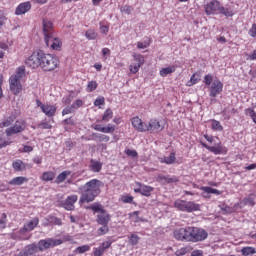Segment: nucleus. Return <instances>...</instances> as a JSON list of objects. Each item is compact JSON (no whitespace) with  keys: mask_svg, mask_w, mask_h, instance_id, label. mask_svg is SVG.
<instances>
[{"mask_svg":"<svg viewBox=\"0 0 256 256\" xmlns=\"http://www.w3.org/2000/svg\"><path fill=\"white\" fill-rule=\"evenodd\" d=\"M63 240L47 238L42 239L38 243H32L26 245L18 254V256H35L36 253H43V251H47V249H52V247H57L58 245H62Z\"/></svg>","mask_w":256,"mask_h":256,"instance_id":"obj_1","label":"nucleus"},{"mask_svg":"<svg viewBox=\"0 0 256 256\" xmlns=\"http://www.w3.org/2000/svg\"><path fill=\"white\" fill-rule=\"evenodd\" d=\"M101 187H103V183L100 180L92 179L79 188V192L81 193V197L79 203H91L95 201V197L101 193Z\"/></svg>","mask_w":256,"mask_h":256,"instance_id":"obj_2","label":"nucleus"},{"mask_svg":"<svg viewBox=\"0 0 256 256\" xmlns=\"http://www.w3.org/2000/svg\"><path fill=\"white\" fill-rule=\"evenodd\" d=\"M204 83L208 86L210 97H217V95H221L223 93V83L221 80L215 78L213 79V75L207 74L204 77Z\"/></svg>","mask_w":256,"mask_h":256,"instance_id":"obj_3","label":"nucleus"},{"mask_svg":"<svg viewBox=\"0 0 256 256\" xmlns=\"http://www.w3.org/2000/svg\"><path fill=\"white\" fill-rule=\"evenodd\" d=\"M25 77V66H20L16 74L12 75L9 79L10 83V91L14 93V95H17L21 93L23 86L21 85V78Z\"/></svg>","mask_w":256,"mask_h":256,"instance_id":"obj_4","label":"nucleus"},{"mask_svg":"<svg viewBox=\"0 0 256 256\" xmlns=\"http://www.w3.org/2000/svg\"><path fill=\"white\" fill-rule=\"evenodd\" d=\"M174 207L178 209V211H182L184 213H193L195 211H200L201 209V205L198 203L181 199H178L174 202Z\"/></svg>","mask_w":256,"mask_h":256,"instance_id":"obj_5","label":"nucleus"},{"mask_svg":"<svg viewBox=\"0 0 256 256\" xmlns=\"http://www.w3.org/2000/svg\"><path fill=\"white\" fill-rule=\"evenodd\" d=\"M58 66L59 59L56 56L52 54H44L43 52L42 60L40 63V67L43 69V71H55Z\"/></svg>","mask_w":256,"mask_h":256,"instance_id":"obj_6","label":"nucleus"},{"mask_svg":"<svg viewBox=\"0 0 256 256\" xmlns=\"http://www.w3.org/2000/svg\"><path fill=\"white\" fill-rule=\"evenodd\" d=\"M43 57V51H35L31 54L29 58L26 59L25 63L28 67L32 69H37V67H41V60Z\"/></svg>","mask_w":256,"mask_h":256,"instance_id":"obj_7","label":"nucleus"},{"mask_svg":"<svg viewBox=\"0 0 256 256\" xmlns=\"http://www.w3.org/2000/svg\"><path fill=\"white\" fill-rule=\"evenodd\" d=\"M25 127H26L25 121L23 120L16 121L13 126L5 130V133L7 137H11V135H17V133H21L22 131H25Z\"/></svg>","mask_w":256,"mask_h":256,"instance_id":"obj_8","label":"nucleus"},{"mask_svg":"<svg viewBox=\"0 0 256 256\" xmlns=\"http://www.w3.org/2000/svg\"><path fill=\"white\" fill-rule=\"evenodd\" d=\"M205 149L213 153L214 155H227V147L221 145V143L216 144V146H209L206 143H201Z\"/></svg>","mask_w":256,"mask_h":256,"instance_id":"obj_9","label":"nucleus"},{"mask_svg":"<svg viewBox=\"0 0 256 256\" xmlns=\"http://www.w3.org/2000/svg\"><path fill=\"white\" fill-rule=\"evenodd\" d=\"M45 43L47 47H51L54 51H61L62 43L61 39L55 35L45 38Z\"/></svg>","mask_w":256,"mask_h":256,"instance_id":"obj_10","label":"nucleus"},{"mask_svg":"<svg viewBox=\"0 0 256 256\" xmlns=\"http://www.w3.org/2000/svg\"><path fill=\"white\" fill-rule=\"evenodd\" d=\"M221 9V3L217 0H213L205 5V13L206 15H215L219 13Z\"/></svg>","mask_w":256,"mask_h":256,"instance_id":"obj_11","label":"nucleus"},{"mask_svg":"<svg viewBox=\"0 0 256 256\" xmlns=\"http://www.w3.org/2000/svg\"><path fill=\"white\" fill-rule=\"evenodd\" d=\"M131 123L132 127H134V129L139 133H145L146 131H149V128H147V123L143 122V120H141V118L138 116L132 118Z\"/></svg>","mask_w":256,"mask_h":256,"instance_id":"obj_12","label":"nucleus"},{"mask_svg":"<svg viewBox=\"0 0 256 256\" xmlns=\"http://www.w3.org/2000/svg\"><path fill=\"white\" fill-rule=\"evenodd\" d=\"M37 225H39V218L36 217L24 224L23 228L19 230L20 235L33 231Z\"/></svg>","mask_w":256,"mask_h":256,"instance_id":"obj_13","label":"nucleus"},{"mask_svg":"<svg viewBox=\"0 0 256 256\" xmlns=\"http://www.w3.org/2000/svg\"><path fill=\"white\" fill-rule=\"evenodd\" d=\"M138 188L134 189L135 193H140L144 197H150L151 193H153V187L141 184L140 182H136Z\"/></svg>","mask_w":256,"mask_h":256,"instance_id":"obj_14","label":"nucleus"},{"mask_svg":"<svg viewBox=\"0 0 256 256\" xmlns=\"http://www.w3.org/2000/svg\"><path fill=\"white\" fill-rule=\"evenodd\" d=\"M43 27V33H44V39H47V37H52L55 35V32H53V23L47 19H44L42 22Z\"/></svg>","mask_w":256,"mask_h":256,"instance_id":"obj_15","label":"nucleus"},{"mask_svg":"<svg viewBox=\"0 0 256 256\" xmlns=\"http://www.w3.org/2000/svg\"><path fill=\"white\" fill-rule=\"evenodd\" d=\"M77 199V195L68 196L63 203L64 209H66V211H73V209H75V203H77Z\"/></svg>","mask_w":256,"mask_h":256,"instance_id":"obj_16","label":"nucleus"},{"mask_svg":"<svg viewBox=\"0 0 256 256\" xmlns=\"http://www.w3.org/2000/svg\"><path fill=\"white\" fill-rule=\"evenodd\" d=\"M29 11H31V2H23L16 7L15 15H25Z\"/></svg>","mask_w":256,"mask_h":256,"instance_id":"obj_17","label":"nucleus"},{"mask_svg":"<svg viewBox=\"0 0 256 256\" xmlns=\"http://www.w3.org/2000/svg\"><path fill=\"white\" fill-rule=\"evenodd\" d=\"M207 237H209V234L207 233V231H205L203 228L195 227L194 243H197L199 241H205Z\"/></svg>","mask_w":256,"mask_h":256,"instance_id":"obj_18","label":"nucleus"},{"mask_svg":"<svg viewBox=\"0 0 256 256\" xmlns=\"http://www.w3.org/2000/svg\"><path fill=\"white\" fill-rule=\"evenodd\" d=\"M109 221H111V215L105 210H101L100 214L97 216V223L99 225H109Z\"/></svg>","mask_w":256,"mask_h":256,"instance_id":"obj_19","label":"nucleus"},{"mask_svg":"<svg viewBox=\"0 0 256 256\" xmlns=\"http://www.w3.org/2000/svg\"><path fill=\"white\" fill-rule=\"evenodd\" d=\"M148 131H163L165 126L161 125V123L155 119H152L147 124Z\"/></svg>","mask_w":256,"mask_h":256,"instance_id":"obj_20","label":"nucleus"},{"mask_svg":"<svg viewBox=\"0 0 256 256\" xmlns=\"http://www.w3.org/2000/svg\"><path fill=\"white\" fill-rule=\"evenodd\" d=\"M174 237L178 241H187V227L179 228L174 231Z\"/></svg>","mask_w":256,"mask_h":256,"instance_id":"obj_21","label":"nucleus"},{"mask_svg":"<svg viewBox=\"0 0 256 256\" xmlns=\"http://www.w3.org/2000/svg\"><path fill=\"white\" fill-rule=\"evenodd\" d=\"M57 111V108L54 105L44 104L42 107V113L45 114L47 117H53Z\"/></svg>","mask_w":256,"mask_h":256,"instance_id":"obj_22","label":"nucleus"},{"mask_svg":"<svg viewBox=\"0 0 256 256\" xmlns=\"http://www.w3.org/2000/svg\"><path fill=\"white\" fill-rule=\"evenodd\" d=\"M28 181H29V178L18 176L10 180L9 185H24V183H27Z\"/></svg>","mask_w":256,"mask_h":256,"instance_id":"obj_23","label":"nucleus"},{"mask_svg":"<svg viewBox=\"0 0 256 256\" xmlns=\"http://www.w3.org/2000/svg\"><path fill=\"white\" fill-rule=\"evenodd\" d=\"M12 167L15 171H25V169H27V164L22 160H16L12 163Z\"/></svg>","mask_w":256,"mask_h":256,"instance_id":"obj_24","label":"nucleus"},{"mask_svg":"<svg viewBox=\"0 0 256 256\" xmlns=\"http://www.w3.org/2000/svg\"><path fill=\"white\" fill-rule=\"evenodd\" d=\"M90 169L94 172V173H99V171H101V169H103V163L97 161V160H91L90 162Z\"/></svg>","mask_w":256,"mask_h":256,"instance_id":"obj_25","label":"nucleus"},{"mask_svg":"<svg viewBox=\"0 0 256 256\" xmlns=\"http://www.w3.org/2000/svg\"><path fill=\"white\" fill-rule=\"evenodd\" d=\"M176 69L177 68L175 66H169V67H166V68H162L160 70V76L161 77H167V75H171V73H175Z\"/></svg>","mask_w":256,"mask_h":256,"instance_id":"obj_26","label":"nucleus"},{"mask_svg":"<svg viewBox=\"0 0 256 256\" xmlns=\"http://www.w3.org/2000/svg\"><path fill=\"white\" fill-rule=\"evenodd\" d=\"M85 37L86 39H88V41H95V39L99 37V34L97 33V31L89 29L85 32Z\"/></svg>","mask_w":256,"mask_h":256,"instance_id":"obj_27","label":"nucleus"},{"mask_svg":"<svg viewBox=\"0 0 256 256\" xmlns=\"http://www.w3.org/2000/svg\"><path fill=\"white\" fill-rule=\"evenodd\" d=\"M69 175H71V171L69 170H65L62 173H60L56 180L55 183H57L59 185V183H63V181H65V179H67V177H69Z\"/></svg>","mask_w":256,"mask_h":256,"instance_id":"obj_28","label":"nucleus"},{"mask_svg":"<svg viewBox=\"0 0 256 256\" xmlns=\"http://www.w3.org/2000/svg\"><path fill=\"white\" fill-rule=\"evenodd\" d=\"M111 119H113V110H111V108H108L105 110V112L102 116V121L104 123H109V121H111Z\"/></svg>","mask_w":256,"mask_h":256,"instance_id":"obj_29","label":"nucleus"},{"mask_svg":"<svg viewBox=\"0 0 256 256\" xmlns=\"http://www.w3.org/2000/svg\"><path fill=\"white\" fill-rule=\"evenodd\" d=\"M218 13H220L221 15H224L225 17H233V15H235V12H233V9L225 8L223 6H220V11Z\"/></svg>","mask_w":256,"mask_h":256,"instance_id":"obj_30","label":"nucleus"},{"mask_svg":"<svg viewBox=\"0 0 256 256\" xmlns=\"http://www.w3.org/2000/svg\"><path fill=\"white\" fill-rule=\"evenodd\" d=\"M241 253L244 256L255 255L256 249L255 247L246 246L241 249Z\"/></svg>","mask_w":256,"mask_h":256,"instance_id":"obj_31","label":"nucleus"},{"mask_svg":"<svg viewBox=\"0 0 256 256\" xmlns=\"http://www.w3.org/2000/svg\"><path fill=\"white\" fill-rule=\"evenodd\" d=\"M175 153L172 152L169 156L161 159V163H165L166 165H173L175 163Z\"/></svg>","mask_w":256,"mask_h":256,"instance_id":"obj_32","label":"nucleus"},{"mask_svg":"<svg viewBox=\"0 0 256 256\" xmlns=\"http://www.w3.org/2000/svg\"><path fill=\"white\" fill-rule=\"evenodd\" d=\"M187 241L194 243L195 241V227H187Z\"/></svg>","mask_w":256,"mask_h":256,"instance_id":"obj_33","label":"nucleus"},{"mask_svg":"<svg viewBox=\"0 0 256 256\" xmlns=\"http://www.w3.org/2000/svg\"><path fill=\"white\" fill-rule=\"evenodd\" d=\"M202 191H204V193H208V194H212V195H221V191L215 189V188H211L209 186H203L201 188Z\"/></svg>","mask_w":256,"mask_h":256,"instance_id":"obj_34","label":"nucleus"},{"mask_svg":"<svg viewBox=\"0 0 256 256\" xmlns=\"http://www.w3.org/2000/svg\"><path fill=\"white\" fill-rule=\"evenodd\" d=\"M15 121V117L10 116L6 120L0 123V128L4 129V127H11V124Z\"/></svg>","mask_w":256,"mask_h":256,"instance_id":"obj_35","label":"nucleus"},{"mask_svg":"<svg viewBox=\"0 0 256 256\" xmlns=\"http://www.w3.org/2000/svg\"><path fill=\"white\" fill-rule=\"evenodd\" d=\"M55 179V173L48 171L42 174L43 181H53Z\"/></svg>","mask_w":256,"mask_h":256,"instance_id":"obj_36","label":"nucleus"},{"mask_svg":"<svg viewBox=\"0 0 256 256\" xmlns=\"http://www.w3.org/2000/svg\"><path fill=\"white\" fill-rule=\"evenodd\" d=\"M90 250H91V246H89V245H82V246L77 247L74 250V253L83 254V253H87V251H90Z\"/></svg>","mask_w":256,"mask_h":256,"instance_id":"obj_37","label":"nucleus"},{"mask_svg":"<svg viewBox=\"0 0 256 256\" xmlns=\"http://www.w3.org/2000/svg\"><path fill=\"white\" fill-rule=\"evenodd\" d=\"M140 239L141 238L137 234H131L129 236V243H130V245H132V247H135V245H137L139 243Z\"/></svg>","mask_w":256,"mask_h":256,"instance_id":"obj_38","label":"nucleus"},{"mask_svg":"<svg viewBox=\"0 0 256 256\" xmlns=\"http://www.w3.org/2000/svg\"><path fill=\"white\" fill-rule=\"evenodd\" d=\"M133 58H134V61L136 62V64H138V65L143 67V65L145 64V58L143 57V55H141V54H134Z\"/></svg>","mask_w":256,"mask_h":256,"instance_id":"obj_39","label":"nucleus"},{"mask_svg":"<svg viewBox=\"0 0 256 256\" xmlns=\"http://www.w3.org/2000/svg\"><path fill=\"white\" fill-rule=\"evenodd\" d=\"M201 81V76L199 74H193L190 78V84H188V87H191L193 85H197Z\"/></svg>","mask_w":256,"mask_h":256,"instance_id":"obj_40","label":"nucleus"},{"mask_svg":"<svg viewBox=\"0 0 256 256\" xmlns=\"http://www.w3.org/2000/svg\"><path fill=\"white\" fill-rule=\"evenodd\" d=\"M107 233H109V224H102V227H100L97 230V234L98 235H107Z\"/></svg>","mask_w":256,"mask_h":256,"instance_id":"obj_41","label":"nucleus"},{"mask_svg":"<svg viewBox=\"0 0 256 256\" xmlns=\"http://www.w3.org/2000/svg\"><path fill=\"white\" fill-rule=\"evenodd\" d=\"M245 114L248 116V117H251V119L253 120V122L256 124V112L255 110L251 109V108H248L245 110Z\"/></svg>","mask_w":256,"mask_h":256,"instance_id":"obj_42","label":"nucleus"},{"mask_svg":"<svg viewBox=\"0 0 256 256\" xmlns=\"http://www.w3.org/2000/svg\"><path fill=\"white\" fill-rule=\"evenodd\" d=\"M140 213H141V212H139V211H134V212H132V213L129 214L130 217H135L134 223H141V221H145V219L139 217V214H140Z\"/></svg>","mask_w":256,"mask_h":256,"instance_id":"obj_43","label":"nucleus"},{"mask_svg":"<svg viewBox=\"0 0 256 256\" xmlns=\"http://www.w3.org/2000/svg\"><path fill=\"white\" fill-rule=\"evenodd\" d=\"M212 129H214V131H223V126H221V122L212 120Z\"/></svg>","mask_w":256,"mask_h":256,"instance_id":"obj_44","label":"nucleus"},{"mask_svg":"<svg viewBox=\"0 0 256 256\" xmlns=\"http://www.w3.org/2000/svg\"><path fill=\"white\" fill-rule=\"evenodd\" d=\"M7 227V214L3 213L0 218V229Z\"/></svg>","mask_w":256,"mask_h":256,"instance_id":"obj_45","label":"nucleus"},{"mask_svg":"<svg viewBox=\"0 0 256 256\" xmlns=\"http://www.w3.org/2000/svg\"><path fill=\"white\" fill-rule=\"evenodd\" d=\"M120 11L125 13V15H131L133 13V7L125 5L120 8Z\"/></svg>","mask_w":256,"mask_h":256,"instance_id":"obj_46","label":"nucleus"},{"mask_svg":"<svg viewBox=\"0 0 256 256\" xmlns=\"http://www.w3.org/2000/svg\"><path fill=\"white\" fill-rule=\"evenodd\" d=\"M187 253H189V248L183 247V248L178 249V250L175 252V255H176V256H183V255H187Z\"/></svg>","mask_w":256,"mask_h":256,"instance_id":"obj_47","label":"nucleus"},{"mask_svg":"<svg viewBox=\"0 0 256 256\" xmlns=\"http://www.w3.org/2000/svg\"><path fill=\"white\" fill-rule=\"evenodd\" d=\"M96 139L100 142H104L107 143L109 141V136L105 135V134H96Z\"/></svg>","mask_w":256,"mask_h":256,"instance_id":"obj_48","label":"nucleus"},{"mask_svg":"<svg viewBox=\"0 0 256 256\" xmlns=\"http://www.w3.org/2000/svg\"><path fill=\"white\" fill-rule=\"evenodd\" d=\"M95 89H97V83L95 81H90L87 85L88 93H91L92 91H95Z\"/></svg>","mask_w":256,"mask_h":256,"instance_id":"obj_49","label":"nucleus"},{"mask_svg":"<svg viewBox=\"0 0 256 256\" xmlns=\"http://www.w3.org/2000/svg\"><path fill=\"white\" fill-rule=\"evenodd\" d=\"M114 131H115L114 125L109 124L106 127H102V133H114Z\"/></svg>","mask_w":256,"mask_h":256,"instance_id":"obj_50","label":"nucleus"},{"mask_svg":"<svg viewBox=\"0 0 256 256\" xmlns=\"http://www.w3.org/2000/svg\"><path fill=\"white\" fill-rule=\"evenodd\" d=\"M141 67L142 66L139 65V64H132V65L129 66V70H130V72L135 74V73H139V69H141Z\"/></svg>","mask_w":256,"mask_h":256,"instance_id":"obj_51","label":"nucleus"},{"mask_svg":"<svg viewBox=\"0 0 256 256\" xmlns=\"http://www.w3.org/2000/svg\"><path fill=\"white\" fill-rule=\"evenodd\" d=\"M99 25H100L101 33H103L104 35H107L109 33V26L104 25L103 22H100Z\"/></svg>","mask_w":256,"mask_h":256,"instance_id":"obj_52","label":"nucleus"},{"mask_svg":"<svg viewBox=\"0 0 256 256\" xmlns=\"http://www.w3.org/2000/svg\"><path fill=\"white\" fill-rule=\"evenodd\" d=\"M94 105L95 107H99L101 105H105V98L103 97H98L95 101H94Z\"/></svg>","mask_w":256,"mask_h":256,"instance_id":"obj_53","label":"nucleus"},{"mask_svg":"<svg viewBox=\"0 0 256 256\" xmlns=\"http://www.w3.org/2000/svg\"><path fill=\"white\" fill-rule=\"evenodd\" d=\"M149 45H150L149 41L137 42L138 49H147Z\"/></svg>","mask_w":256,"mask_h":256,"instance_id":"obj_54","label":"nucleus"},{"mask_svg":"<svg viewBox=\"0 0 256 256\" xmlns=\"http://www.w3.org/2000/svg\"><path fill=\"white\" fill-rule=\"evenodd\" d=\"M244 205H250L251 207H253V205H255V199L251 197L245 198Z\"/></svg>","mask_w":256,"mask_h":256,"instance_id":"obj_55","label":"nucleus"},{"mask_svg":"<svg viewBox=\"0 0 256 256\" xmlns=\"http://www.w3.org/2000/svg\"><path fill=\"white\" fill-rule=\"evenodd\" d=\"M105 250L102 247L94 248V256H102Z\"/></svg>","mask_w":256,"mask_h":256,"instance_id":"obj_56","label":"nucleus"},{"mask_svg":"<svg viewBox=\"0 0 256 256\" xmlns=\"http://www.w3.org/2000/svg\"><path fill=\"white\" fill-rule=\"evenodd\" d=\"M83 106V101L82 100H76L72 105V109H79V107Z\"/></svg>","mask_w":256,"mask_h":256,"instance_id":"obj_57","label":"nucleus"},{"mask_svg":"<svg viewBox=\"0 0 256 256\" xmlns=\"http://www.w3.org/2000/svg\"><path fill=\"white\" fill-rule=\"evenodd\" d=\"M11 143H13L10 140H3L2 138H0V149H3V147H7V145H11Z\"/></svg>","mask_w":256,"mask_h":256,"instance_id":"obj_58","label":"nucleus"},{"mask_svg":"<svg viewBox=\"0 0 256 256\" xmlns=\"http://www.w3.org/2000/svg\"><path fill=\"white\" fill-rule=\"evenodd\" d=\"M121 201L123 203H133V196H122Z\"/></svg>","mask_w":256,"mask_h":256,"instance_id":"obj_59","label":"nucleus"},{"mask_svg":"<svg viewBox=\"0 0 256 256\" xmlns=\"http://www.w3.org/2000/svg\"><path fill=\"white\" fill-rule=\"evenodd\" d=\"M125 153L126 155H128V157H133V158L137 157V151L135 150L127 149Z\"/></svg>","mask_w":256,"mask_h":256,"instance_id":"obj_60","label":"nucleus"},{"mask_svg":"<svg viewBox=\"0 0 256 256\" xmlns=\"http://www.w3.org/2000/svg\"><path fill=\"white\" fill-rule=\"evenodd\" d=\"M112 243L113 242H111V240L104 241L101 248L105 251V249H109V247H111Z\"/></svg>","mask_w":256,"mask_h":256,"instance_id":"obj_61","label":"nucleus"},{"mask_svg":"<svg viewBox=\"0 0 256 256\" xmlns=\"http://www.w3.org/2000/svg\"><path fill=\"white\" fill-rule=\"evenodd\" d=\"M33 163H36V165H41L43 163V158L41 156H35L33 158Z\"/></svg>","mask_w":256,"mask_h":256,"instance_id":"obj_62","label":"nucleus"},{"mask_svg":"<svg viewBox=\"0 0 256 256\" xmlns=\"http://www.w3.org/2000/svg\"><path fill=\"white\" fill-rule=\"evenodd\" d=\"M250 37H256V24H253L251 29L249 30Z\"/></svg>","mask_w":256,"mask_h":256,"instance_id":"obj_63","label":"nucleus"},{"mask_svg":"<svg viewBox=\"0 0 256 256\" xmlns=\"http://www.w3.org/2000/svg\"><path fill=\"white\" fill-rule=\"evenodd\" d=\"M191 256H203V250H194L192 251Z\"/></svg>","mask_w":256,"mask_h":256,"instance_id":"obj_64","label":"nucleus"}]
</instances>
